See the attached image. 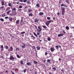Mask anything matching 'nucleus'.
<instances>
[{"instance_id": "nucleus-32", "label": "nucleus", "mask_w": 74, "mask_h": 74, "mask_svg": "<svg viewBox=\"0 0 74 74\" xmlns=\"http://www.w3.org/2000/svg\"><path fill=\"white\" fill-rule=\"evenodd\" d=\"M33 62L34 63H35V64H37L38 63V62H37L36 61H34Z\"/></svg>"}, {"instance_id": "nucleus-10", "label": "nucleus", "mask_w": 74, "mask_h": 74, "mask_svg": "<svg viewBox=\"0 0 74 74\" xmlns=\"http://www.w3.org/2000/svg\"><path fill=\"white\" fill-rule=\"evenodd\" d=\"M25 44H23V45L22 46V48L24 49L25 48Z\"/></svg>"}, {"instance_id": "nucleus-49", "label": "nucleus", "mask_w": 74, "mask_h": 74, "mask_svg": "<svg viewBox=\"0 0 74 74\" xmlns=\"http://www.w3.org/2000/svg\"><path fill=\"white\" fill-rule=\"evenodd\" d=\"M19 48H16V51H19Z\"/></svg>"}, {"instance_id": "nucleus-48", "label": "nucleus", "mask_w": 74, "mask_h": 74, "mask_svg": "<svg viewBox=\"0 0 74 74\" xmlns=\"http://www.w3.org/2000/svg\"><path fill=\"white\" fill-rule=\"evenodd\" d=\"M16 14H17V13L16 12H15L13 14V15H14V16H15V15H16Z\"/></svg>"}, {"instance_id": "nucleus-63", "label": "nucleus", "mask_w": 74, "mask_h": 74, "mask_svg": "<svg viewBox=\"0 0 74 74\" xmlns=\"http://www.w3.org/2000/svg\"><path fill=\"white\" fill-rule=\"evenodd\" d=\"M20 1H21V2H23V0H19Z\"/></svg>"}, {"instance_id": "nucleus-51", "label": "nucleus", "mask_w": 74, "mask_h": 74, "mask_svg": "<svg viewBox=\"0 0 74 74\" xmlns=\"http://www.w3.org/2000/svg\"><path fill=\"white\" fill-rule=\"evenodd\" d=\"M37 36H38V35H39V34H40V32H37Z\"/></svg>"}, {"instance_id": "nucleus-41", "label": "nucleus", "mask_w": 74, "mask_h": 74, "mask_svg": "<svg viewBox=\"0 0 74 74\" xmlns=\"http://www.w3.org/2000/svg\"><path fill=\"white\" fill-rule=\"evenodd\" d=\"M10 16H14V14H10Z\"/></svg>"}, {"instance_id": "nucleus-33", "label": "nucleus", "mask_w": 74, "mask_h": 74, "mask_svg": "<svg viewBox=\"0 0 74 74\" xmlns=\"http://www.w3.org/2000/svg\"><path fill=\"white\" fill-rule=\"evenodd\" d=\"M11 11V10H9V11H8L7 12V14H10L9 13Z\"/></svg>"}, {"instance_id": "nucleus-1", "label": "nucleus", "mask_w": 74, "mask_h": 74, "mask_svg": "<svg viewBox=\"0 0 74 74\" xmlns=\"http://www.w3.org/2000/svg\"><path fill=\"white\" fill-rule=\"evenodd\" d=\"M52 22V21L51 20H49L47 21L46 23V25L47 26H49V24L51 23Z\"/></svg>"}, {"instance_id": "nucleus-57", "label": "nucleus", "mask_w": 74, "mask_h": 74, "mask_svg": "<svg viewBox=\"0 0 74 74\" xmlns=\"http://www.w3.org/2000/svg\"><path fill=\"white\" fill-rule=\"evenodd\" d=\"M5 19H8V16H6V17H5Z\"/></svg>"}, {"instance_id": "nucleus-60", "label": "nucleus", "mask_w": 74, "mask_h": 74, "mask_svg": "<svg viewBox=\"0 0 74 74\" xmlns=\"http://www.w3.org/2000/svg\"><path fill=\"white\" fill-rule=\"evenodd\" d=\"M11 72L12 73V74H15V73H14V72H12V71H11Z\"/></svg>"}, {"instance_id": "nucleus-52", "label": "nucleus", "mask_w": 74, "mask_h": 74, "mask_svg": "<svg viewBox=\"0 0 74 74\" xmlns=\"http://www.w3.org/2000/svg\"><path fill=\"white\" fill-rule=\"evenodd\" d=\"M64 4H61V7H62V6H64Z\"/></svg>"}, {"instance_id": "nucleus-61", "label": "nucleus", "mask_w": 74, "mask_h": 74, "mask_svg": "<svg viewBox=\"0 0 74 74\" xmlns=\"http://www.w3.org/2000/svg\"><path fill=\"white\" fill-rule=\"evenodd\" d=\"M6 56H8V53H6Z\"/></svg>"}, {"instance_id": "nucleus-31", "label": "nucleus", "mask_w": 74, "mask_h": 74, "mask_svg": "<svg viewBox=\"0 0 74 74\" xmlns=\"http://www.w3.org/2000/svg\"><path fill=\"white\" fill-rule=\"evenodd\" d=\"M28 12H32V9H28Z\"/></svg>"}, {"instance_id": "nucleus-46", "label": "nucleus", "mask_w": 74, "mask_h": 74, "mask_svg": "<svg viewBox=\"0 0 74 74\" xmlns=\"http://www.w3.org/2000/svg\"><path fill=\"white\" fill-rule=\"evenodd\" d=\"M1 5H3L4 4V2H1Z\"/></svg>"}, {"instance_id": "nucleus-21", "label": "nucleus", "mask_w": 74, "mask_h": 74, "mask_svg": "<svg viewBox=\"0 0 74 74\" xmlns=\"http://www.w3.org/2000/svg\"><path fill=\"white\" fill-rule=\"evenodd\" d=\"M47 40H48V41H51V38H50V37H48L47 38Z\"/></svg>"}, {"instance_id": "nucleus-53", "label": "nucleus", "mask_w": 74, "mask_h": 74, "mask_svg": "<svg viewBox=\"0 0 74 74\" xmlns=\"http://www.w3.org/2000/svg\"><path fill=\"white\" fill-rule=\"evenodd\" d=\"M21 64H23V61H21Z\"/></svg>"}, {"instance_id": "nucleus-56", "label": "nucleus", "mask_w": 74, "mask_h": 74, "mask_svg": "<svg viewBox=\"0 0 74 74\" xmlns=\"http://www.w3.org/2000/svg\"><path fill=\"white\" fill-rule=\"evenodd\" d=\"M47 54H48V53H47V52H45V55H47Z\"/></svg>"}, {"instance_id": "nucleus-37", "label": "nucleus", "mask_w": 74, "mask_h": 74, "mask_svg": "<svg viewBox=\"0 0 74 74\" xmlns=\"http://www.w3.org/2000/svg\"><path fill=\"white\" fill-rule=\"evenodd\" d=\"M0 20L2 22H4V19L2 18H1L0 19Z\"/></svg>"}, {"instance_id": "nucleus-4", "label": "nucleus", "mask_w": 74, "mask_h": 74, "mask_svg": "<svg viewBox=\"0 0 74 74\" xmlns=\"http://www.w3.org/2000/svg\"><path fill=\"white\" fill-rule=\"evenodd\" d=\"M38 30L39 31H37L38 32H41V30H42V29H41V26H39L38 27Z\"/></svg>"}, {"instance_id": "nucleus-59", "label": "nucleus", "mask_w": 74, "mask_h": 74, "mask_svg": "<svg viewBox=\"0 0 74 74\" xmlns=\"http://www.w3.org/2000/svg\"><path fill=\"white\" fill-rule=\"evenodd\" d=\"M1 58L3 59H4V57L3 56H1Z\"/></svg>"}, {"instance_id": "nucleus-14", "label": "nucleus", "mask_w": 74, "mask_h": 74, "mask_svg": "<svg viewBox=\"0 0 74 74\" xmlns=\"http://www.w3.org/2000/svg\"><path fill=\"white\" fill-rule=\"evenodd\" d=\"M29 16H32L33 14L32 13H30L29 14Z\"/></svg>"}, {"instance_id": "nucleus-23", "label": "nucleus", "mask_w": 74, "mask_h": 74, "mask_svg": "<svg viewBox=\"0 0 74 74\" xmlns=\"http://www.w3.org/2000/svg\"><path fill=\"white\" fill-rule=\"evenodd\" d=\"M42 27L44 28V29H47V26L45 25H42Z\"/></svg>"}, {"instance_id": "nucleus-42", "label": "nucleus", "mask_w": 74, "mask_h": 74, "mask_svg": "<svg viewBox=\"0 0 74 74\" xmlns=\"http://www.w3.org/2000/svg\"><path fill=\"white\" fill-rule=\"evenodd\" d=\"M32 47L34 49H36V47H35V46H32Z\"/></svg>"}, {"instance_id": "nucleus-35", "label": "nucleus", "mask_w": 74, "mask_h": 74, "mask_svg": "<svg viewBox=\"0 0 74 74\" xmlns=\"http://www.w3.org/2000/svg\"><path fill=\"white\" fill-rule=\"evenodd\" d=\"M35 27L36 29V30H37V31H39L38 29L37 28V26H36V25H35Z\"/></svg>"}, {"instance_id": "nucleus-50", "label": "nucleus", "mask_w": 74, "mask_h": 74, "mask_svg": "<svg viewBox=\"0 0 74 74\" xmlns=\"http://www.w3.org/2000/svg\"><path fill=\"white\" fill-rule=\"evenodd\" d=\"M24 11L25 12H27V10L26 9H24Z\"/></svg>"}, {"instance_id": "nucleus-15", "label": "nucleus", "mask_w": 74, "mask_h": 74, "mask_svg": "<svg viewBox=\"0 0 74 74\" xmlns=\"http://www.w3.org/2000/svg\"><path fill=\"white\" fill-rule=\"evenodd\" d=\"M27 3L28 5L29 4H31V3L30 2V1H29V0H27Z\"/></svg>"}, {"instance_id": "nucleus-28", "label": "nucleus", "mask_w": 74, "mask_h": 74, "mask_svg": "<svg viewBox=\"0 0 74 74\" xmlns=\"http://www.w3.org/2000/svg\"><path fill=\"white\" fill-rule=\"evenodd\" d=\"M65 12V11H62V15H64V13Z\"/></svg>"}, {"instance_id": "nucleus-64", "label": "nucleus", "mask_w": 74, "mask_h": 74, "mask_svg": "<svg viewBox=\"0 0 74 74\" xmlns=\"http://www.w3.org/2000/svg\"><path fill=\"white\" fill-rule=\"evenodd\" d=\"M38 37H41V35H39V36H38Z\"/></svg>"}, {"instance_id": "nucleus-58", "label": "nucleus", "mask_w": 74, "mask_h": 74, "mask_svg": "<svg viewBox=\"0 0 74 74\" xmlns=\"http://www.w3.org/2000/svg\"><path fill=\"white\" fill-rule=\"evenodd\" d=\"M4 8V7L3 6H2L1 7V9H3Z\"/></svg>"}, {"instance_id": "nucleus-25", "label": "nucleus", "mask_w": 74, "mask_h": 74, "mask_svg": "<svg viewBox=\"0 0 74 74\" xmlns=\"http://www.w3.org/2000/svg\"><path fill=\"white\" fill-rule=\"evenodd\" d=\"M43 14H44V13H43V12H40V13H39V14L40 15H43Z\"/></svg>"}, {"instance_id": "nucleus-5", "label": "nucleus", "mask_w": 74, "mask_h": 74, "mask_svg": "<svg viewBox=\"0 0 74 74\" xmlns=\"http://www.w3.org/2000/svg\"><path fill=\"white\" fill-rule=\"evenodd\" d=\"M9 59H10V60H12L13 59H15V58H14V57H13L12 56H10V58H9Z\"/></svg>"}, {"instance_id": "nucleus-6", "label": "nucleus", "mask_w": 74, "mask_h": 74, "mask_svg": "<svg viewBox=\"0 0 74 74\" xmlns=\"http://www.w3.org/2000/svg\"><path fill=\"white\" fill-rule=\"evenodd\" d=\"M63 34H58V37H62L63 36Z\"/></svg>"}, {"instance_id": "nucleus-34", "label": "nucleus", "mask_w": 74, "mask_h": 74, "mask_svg": "<svg viewBox=\"0 0 74 74\" xmlns=\"http://www.w3.org/2000/svg\"><path fill=\"white\" fill-rule=\"evenodd\" d=\"M52 70H56V68L55 67L53 68L52 69Z\"/></svg>"}, {"instance_id": "nucleus-16", "label": "nucleus", "mask_w": 74, "mask_h": 74, "mask_svg": "<svg viewBox=\"0 0 74 74\" xmlns=\"http://www.w3.org/2000/svg\"><path fill=\"white\" fill-rule=\"evenodd\" d=\"M1 16H2V17H4V16H6V15H5V14H2Z\"/></svg>"}, {"instance_id": "nucleus-20", "label": "nucleus", "mask_w": 74, "mask_h": 74, "mask_svg": "<svg viewBox=\"0 0 74 74\" xmlns=\"http://www.w3.org/2000/svg\"><path fill=\"white\" fill-rule=\"evenodd\" d=\"M27 70V69H25L23 70V72L25 73H26V71Z\"/></svg>"}, {"instance_id": "nucleus-7", "label": "nucleus", "mask_w": 74, "mask_h": 74, "mask_svg": "<svg viewBox=\"0 0 74 74\" xmlns=\"http://www.w3.org/2000/svg\"><path fill=\"white\" fill-rule=\"evenodd\" d=\"M35 20L34 22L35 23H36V22H38L39 21V19H38L37 18L35 19Z\"/></svg>"}, {"instance_id": "nucleus-8", "label": "nucleus", "mask_w": 74, "mask_h": 74, "mask_svg": "<svg viewBox=\"0 0 74 74\" xmlns=\"http://www.w3.org/2000/svg\"><path fill=\"white\" fill-rule=\"evenodd\" d=\"M50 50L51 52H53L54 50H55V49H53V48H50Z\"/></svg>"}, {"instance_id": "nucleus-55", "label": "nucleus", "mask_w": 74, "mask_h": 74, "mask_svg": "<svg viewBox=\"0 0 74 74\" xmlns=\"http://www.w3.org/2000/svg\"><path fill=\"white\" fill-rule=\"evenodd\" d=\"M56 49H58V48H59V47L58 46H56Z\"/></svg>"}, {"instance_id": "nucleus-36", "label": "nucleus", "mask_w": 74, "mask_h": 74, "mask_svg": "<svg viewBox=\"0 0 74 74\" xmlns=\"http://www.w3.org/2000/svg\"><path fill=\"white\" fill-rule=\"evenodd\" d=\"M47 19L48 20H50V19H51V18H50V17H47Z\"/></svg>"}, {"instance_id": "nucleus-30", "label": "nucleus", "mask_w": 74, "mask_h": 74, "mask_svg": "<svg viewBox=\"0 0 74 74\" xmlns=\"http://www.w3.org/2000/svg\"><path fill=\"white\" fill-rule=\"evenodd\" d=\"M31 37L33 38V40H34L35 39V37H34L33 35H32L31 36Z\"/></svg>"}, {"instance_id": "nucleus-62", "label": "nucleus", "mask_w": 74, "mask_h": 74, "mask_svg": "<svg viewBox=\"0 0 74 74\" xmlns=\"http://www.w3.org/2000/svg\"><path fill=\"white\" fill-rule=\"evenodd\" d=\"M63 32L64 33H66V32H65V30H63Z\"/></svg>"}, {"instance_id": "nucleus-22", "label": "nucleus", "mask_w": 74, "mask_h": 74, "mask_svg": "<svg viewBox=\"0 0 74 74\" xmlns=\"http://www.w3.org/2000/svg\"><path fill=\"white\" fill-rule=\"evenodd\" d=\"M25 32H21L20 33V34H25Z\"/></svg>"}, {"instance_id": "nucleus-11", "label": "nucleus", "mask_w": 74, "mask_h": 74, "mask_svg": "<svg viewBox=\"0 0 74 74\" xmlns=\"http://www.w3.org/2000/svg\"><path fill=\"white\" fill-rule=\"evenodd\" d=\"M12 11H14V12H15V11H16V8L14 7L12 9Z\"/></svg>"}, {"instance_id": "nucleus-45", "label": "nucleus", "mask_w": 74, "mask_h": 74, "mask_svg": "<svg viewBox=\"0 0 74 74\" xmlns=\"http://www.w3.org/2000/svg\"><path fill=\"white\" fill-rule=\"evenodd\" d=\"M10 10V8H8L7 9H6V10L7 11H8V10Z\"/></svg>"}, {"instance_id": "nucleus-47", "label": "nucleus", "mask_w": 74, "mask_h": 74, "mask_svg": "<svg viewBox=\"0 0 74 74\" xmlns=\"http://www.w3.org/2000/svg\"><path fill=\"white\" fill-rule=\"evenodd\" d=\"M22 8V5H20L19 7V8Z\"/></svg>"}, {"instance_id": "nucleus-17", "label": "nucleus", "mask_w": 74, "mask_h": 74, "mask_svg": "<svg viewBox=\"0 0 74 74\" xmlns=\"http://www.w3.org/2000/svg\"><path fill=\"white\" fill-rule=\"evenodd\" d=\"M40 47H39V46H38L36 47V49L37 50H40Z\"/></svg>"}, {"instance_id": "nucleus-24", "label": "nucleus", "mask_w": 74, "mask_h": 74, "mask_svg": "<svg viewBox=\"0 0 74 74\" xmlns=\"http://www.w3.org/2000/svg\"><path fill=\"white\" fill-rule=\"evenodd\" d=\"M5 48L6 49H8V47L7 46H4Z\"/></svg>"}, {"instance_id": "nucleus-40", "label": "nucleus", "mask_w": 74, "mask_h": 74, "mask_svg": "<svg viewBox=\"0 0 74 74\" xmlns=\"http://www.w3.org/2000/svg\"><path fill=\"white\" fill-rule=\"evenodd\" d=\"M16 56L18 58H20V56L18 55H17Z\"/></svg>"}, {"instance_id": "nucleus-38", "label": "nucleus", "mask_w": 74, "mask_h": 74, "mask_svg": "<svg viewBox=\"0 0 74 74\" xmlns=\"http://www.w3.org/2000/svg\"><path fill=\"white\" fill-rule=\"evenodd\" d=\"M65 1L66 3H69V0H66Z\"/></svg>"}, {"instance_id": "nucleus-12", "label": "nucleus", "mask_w": 74, "mask_h": 74, "mask_svg": "<svg viewBox=\"0 0 74 74\" xmlns=\"http://www.w3.org/2000/svg\"><path fill=\"white\" fill-rule=\"evenodd\" d=\"M19 21H20V20H18L16 21V24L17 25V24H18V23H19Z\"/></svg>"}, {"instance_id": "nucleus-43", "label": "nucleus", "mask_w": 74, "mask_h": 74, "mask_svg": "<svg viewBox=\"0 0 74 74\" xmlns=\"http://www.w3.org/2000/svg\"><path fill=\"white\" fill-rule=\"evenodd\" d=\"M51 60L48 59L47 61V62H49V63H50V61H51Z\"/></svg>"}, {"instance_id": "nucleus-44", "label": "nucleus", "mask_w": 74, "mask_h": 74, "mask_svg": "<svg viewBox=\"0 0 74 74\" xmlns=\"http://www.w3.org/2000/svg\"><path fill=\"white\" fill-rule=\"evenodd\" d=\"M1 52H3V51H4V49H1Z\"/></svg>"}, {"instance_id": "nucleus-26", "label": "nucleus", "mask_w": 74, "mask_h": 74, "mask_svg": "<svg viewBox=\"0 0 74 74\" xmlns=\"http://www.w3.org/2000/svg\"><path fill=\"white\" fill-rule=\"evenodd\" d=\"M8 5L9 6L12 7V5H11V3H8Z\"/></svg>"}, {"instance_id": "nucleus-13", "label": "nucleus", "mask_w": 74, "mask_h": 74, "mask_svg": "<svg viewBox=\"0 0 74 74\" xmlns=\"http://www.w3.org/2000/svg\"><path fill=\"white\" fill-rule=\"evenodd\" d=\"M40 4H39V3H38L36 4V7H40Z\"/></svg>"}, {"instance_id": "nucleus-18", "label": "nucleus", "mask_w": 74, "mask_h": 74, "mask_svg": "<svg viewBox=\"0 0 74 74\" xmlns=\"http://www.w3.org/2000/svg\"><path fill=\"white\" fill-rule=\"evenodd\" d=\"M66 30H69V27L68 26H66Z\"/></svg>"}, {"instance_id": "nucleus-3", "label": "nucleus", "mask_w": 74, "mask_h": 74, "mask_svg": "<svg viewBox=\"0 0 74 74\" xmlns=\"http://www.w3.org/2000/svg\"><path fill=\"white\" fill-rule=\"evenodd\" d=\"M23 18H22L21 20V21L20 22V24H21V25L22 26L24 23H23Z\"/></svg>"}, {"instance_id": "nucleus-27", "label": "nucleus", "mask_w": 74, "mask_h": 74, "mask_svg": "<svg viewBox=\"0 0 74 74\" xmlns=\"http://www.w3.org/2000/svg\"><path fill=\"white\" fill-rule=\"evenodd\" d=\"M33 34H34V36H36V37H38L37 35V34H36V33L34 32L33 33Z\"/></svg>"}, {"instance_id": "nucleus-39", "label": "nucleus", "mask_w": 74, "mask_h": 74, "mask_svg": "<svg viewBox=\"0 0 74 74\" xmlns=\"http://www.w3.org/2000/svg\"><path fill=\"white\" fill-rule=\"evenodd\" d=\"M1 48V49H4V47H3V45H1L0 46Z\"/></svg>"}, {"instance_id": "nucleus-2", "label": "nucleus", "mask_w": 74, "mask_h": 74, "mask_svg": "<svg viewBox=\"0 0 74 74\" xmlns=\"http://www.w3.org/2000/svg\"><path fill=\"white\" fill-rule=\"evenodd\" d=\"M9 52H10L11 51H13V48L12 46L10 47V49L8 50Z\"/></svg>"}, {"instance_id": "nucleus-54", "label": "nucleus", "mask_w": 74, "mask_h": 74, "mask_svg": "<svg viewBox=\"0 0 74 74\" xmlns=\"http://www.w3.org/2000/svg\"><path fill=\"white\" fill-rule=\"evenodd\" d=\"M27 1V0H23V2H24V3H26Z\"/></svg>"}, {"instance_id": "nucleus-9", "label": "nucleus", "mask_w": 74, "mask_h": 74, "mask_svg": "<svg viewBox=\"0 0 74 74\" xmlns=\"http://www.w3.org/2000/svg\"><path fill=\"white\" fill-rule=\"evenodd\" d=\"M61 10L62 11H65V8H64L62 7L61 8Z\"/></svg>"}, {"instance_id": "nucleus-19", "label": "nucleus", "mask_w": 74, "mask_h": 74, "mask_svg": "<svg viewBox=\"0 0 74 74\" xmlns=\"http://www.w3.org/2000/svg\"><path fill=\"white\" fill-rule=\"evenodd\" d=\"M27 64L28 65V66H29V65H31L32 64H31V63L29 62L27 63Z\"/></svg>"}, {"instance_id": "nucleus-29", "label": "nucleus", "mask_w": 74, "mask_h": 74, "mask_svg": "<svg viewBox=\"0 0 74 74\" xmlns=\"http://www.w3.org/2000/svg\"><path fill=\"white\" fill-rule=\"evenodd\" d=\"M9 19L10 21H12L13 19L12 18H10Z\"/></svg>"}]
</instances>
